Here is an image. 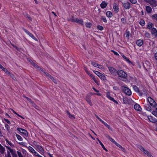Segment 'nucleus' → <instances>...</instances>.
I'll return each mask as SVG.
<instances>
[{
    "instance_id": "nucleus-1",
    "label": "nucleus",
    "mask_w": 157,
    "mask_h": 157,
    "mask_svg": "<svg viewBox=\"0 0 157 157\" xmlns=\"http://www.w3.org/2000/svg\"><path fill=\"white\" fill-rule=\"evenodd\" d=\"M117 75L121 78H126L127 76L126 72L122 70H119L117 72Z\"/></svg>"
},
{
    "instance_id": "nucleus-2",
    "label": "nucleus",
    "mask_w": 157,
    "mask_h": 157,
    "mask_svg": "<svg viewBox=\"0 0 157 157\" xmlns=\"http://www.w3.org/2000/svg\"><path fill=\"white\" fill-rule=\"evenodd\" d=\"M138 148L141 151H143L144 153L146 155H147L148 157H153L151 155V153L147 150H146L141 145H138L137 146Z\"/></svg>"
},
{
    "instance_id": "nucleus-3",
    "label": "nucleus",
    "mask_w": 157,
    "mask_h": 157,
    "mask_svg": "<svg viewBox=\"0 0 157 157\" xmlns=\"http://www.w3.org/2000/svg\"><path fill=\"white\" fill-rule=\"evenodd\" d=\"M146 3L150 5L152 7H156L157 6V2L155 0H144Z\"/></svg>"
},
{
    "instance_id": "nucleus-4",
    "label": "nucleus",
    "mask_w": 157,
    "mask_h": 157,
    "mask_svg": "<svg viewBox=\"0 0 157 157\" xmlns=\"http://www.w3.org/2000/svg\"><path fill=\"white\" fill-rule=\"evenodd\" d=\"M106 97L109 100L113 101L117 104H118L117 101L115 100L113 97L111 96V91H107L106 94Z\"/></svg>"
},
{
    "instance_id": "nucleus-5",
    "label": "nucleus",
    "mask_w": 157,
    "mask_h": 157,
    "mask_svg": "<svg viewBox=\"0 0 157 157\" xmlns=\"http://www.w3.org/2000/svg\"><path fill=\"white\" fill-rule=\"evenodd\" d=\"M147 101L150 105L153 107H155L157 104L155 101L151 97H148L147 98Z\"/></svg>"
},
{
    "instance_id": "nucleus-6",
    "label": "nucleus",
    "mask_w": 157,
    "mask_h": 157,
    "mask_svg": "<svg viewBox=\"0 0 157 157\" xmlns=\"http://www.w3.org/2000/svg\"><path fill=\"white\" fill-rule=\"evenodd\" d=\"M17 129L20 132L23 134L25 136H28V133L26 130L20 128H17Z\"/></svg>"
},
{
    "instance_id": "nucleus-7",
    "label": "nucleus",
    "mask_w": 157,
    "mask_h": 157,
    "mask_svg": "<svg viewBox=\"0 0 157 157\" xmlns=\"http://www.w3.org/2000/svg\"><path fill=\"white\" fill-rule=\"evenodd\" d=\"M124 93L127 95L130 96L132 94V92L130 90L126 87H124L123 89Z\"/></svg>"
},
{
    "instance_id": "nucleus-8",
    "label": "nucleus",
    "mask_w": 157,
    "mask_h": 157,
    "mask_svg": "<svg viewBox=\"0 0 157 157\" xmlns=\"http://www.w3.org/2000/svg\"><path fill=\"white\" fill-rule=\"evenodd\" d=\"M22 29L24 30V31L28 35H29L30 37L33 38V39L34 40H35L37 41V39L31 33H30L28 30L25 29L24 28H22Z\"/></svg>"
},
{
    "instance_id": "nucleus-9",
    "label": "nucleus",
    "mask_w": 157,
    "mask_h": 157,
    "mask_svg": "<svg viewBox=\"0 0 157 157\" xmlns=\"http://www.w3.org/2000/svg\"><path fill=\"white\" fill-rule=\"evenodd\" d=\"M6 147L10 150V151H7V153L6 154H5V157H11L10 152L12 153L14 151L11 149L9 147L6 146Z\"/></svg>"
},
{
    "instance_id": "nucleus-10",
    "label": "nucleus",
    "mask_w": 157,
    "mask_h": 157,
    "mask_svg": "<svg viewBox=\"0 0 157 157\" xmlns=\"http://www.w3.org/2000/svg\"><path fill=\"white\" fill-rule=\"evenodd\" d=\"M85 71L86 72V73L92 78L95 82L97 83V81L96 80V78L94 77V76L91 73H90L86 69H85Z\"/></svg>"
},
{
    "instance_id": "nucleus-11",
    "label": "nucleus",
    "mask_w": 157,
    "mask_h": 157,
    "mask_svg": "<svg viewBox=\"0 0 157 157\" xmlns=\"http://www.w3.org/2000/svg\"><path fill=\"white\" fill-rule=\"evenodd\" d=\"M109 70L110 72L113 75H115L117 73L116 70L112 67H108Z\"/></svg>"
},
{
    "instance_id": "nucleus-12",
    "label": "nucleus",
    "mask_w": 157,
    "mask_h": 157,
    "mask_svg": "<svg viewBox=\"0 0 157 157\" xmlns=\"http://www.w3.org/2000/svg\"><path fill=\"white\" fill-rule=\"evenodd\" d=\"M123 6L126 9H128L130 7V4L128 2H124L123 3Z\"/></svg>"
},
{
    "instance_id": "nucleus-13",
    "label": "nucleus",
    "mask_w": 157,
    "mask_h": 157,
    "mask_svg": "<svg viewBox=\"0 0 157 157\" xmlns=\"http://www.w3.org/2000/svg\"><path fill=\"white\" fill-rule=\"evenodd\" d=\"M86 100L88 104L90 106L92 105V103L91 100V96L89 95H87L86 98Z\"/></svg>"
},
{
    "instance_id": "nucleus-14",
    "label": "nucleus",
    "mask_w": 157,
    "mask_h": 157,
    "mask_svg": "<svg viewBox=\"0 0 157 157\" xmlns=\"http://www.w3.org/2000/svg\"><path fill=\"white\" fill-rule=\"evenodd\" d=\"M147 118L149 121L151 122L155 123L157 122V120L151 116H148Z\"/></svg>"
},
{
    "instance_id": "nucleus-15",
    "label": "nucleus",
    "mask_w": 157,
    "mask_h": 157,
    "mask_svg": "<svg viewBox=\"0 0 157 157\" xmlns=\"http://www.w3.org/2000/svg\"><path fill=\"white\" fill-rule=\"evenodd\" d=\"M134 108L136 110L139 111H141L142 109L140 105L137 103L135 104Z\"/></svg>"
},
{
    "instance_id": "nucleus-16",
    "label": "nucleus",
    "mask_w": 157,
    "mask_h": 157,
    "mask_svg": "<svg viewBox=\"0 0 157 157\" xmlns=\"http://www.w3.org/2000/svg\"><path fill=\"white\" fill-rule=\"evenodd\" d=\"M113 7L115 12L117 13L119 11V6L116 3H114L113 5Z\"/></svg>"
},
{
    "instance_id": "nucleus-17",
    "label": "nucleus",
    "mask_w": 157,
    "mask_h": 157,
    "mask_svg": "<svg viewBox=\"0 0 157 157\" xmlns=\"http://www.w3.org/2000/svg\"><path fill=\"white\" fill-rule=\"evenodd\" d=\"M36 150L39 151L40 153L42 154L44 152V150L40 146H38V147L36 148Z\"/></svg>"
},
{
    "instance_id": "nucleus-18",
    "label": "nucleus",
    "mask_w": 157,
    "mask_h": 157,
    "mask_svg": "<svg viewBox=\"0 0 157 157\" xmlns=\"http://www.w3.org/2000/svg\"><path fill=\"white\" fill-rule=\"evenodd\" d=\"M91 63L92 65L95 67H97L99 68H103L102 66L100 64H98L95 62H92Z\"/></svg>"
},
{
    "instance_id": "nucleus-19",
    "label": "nucleus",
    "mask_w": 157,
    "mask_h": 157,
    "mask_svg": "<svg viewBox=\"0 0 157 157\" xmlns=\"http://www.w3.org/2000/svg\"><path fill=\"white\" fill-rule=\"evenodd\" d=\"M136 43L138 46H141L143 45V40L141 39H139L137 40L136 41Z\"/></svg>"
},
{
    "instance_id": "nucleus-20",
    "label": "nucleus",
    "mask_w": 157,
    "mask_h": 157,
    "mask_svg": "<svg viewBox=\"0 0 157 157\" xmlns=\"http://www.w3.org/2000/svg\"><path fill=\"white\" fill-rule=\"evenodd\" d=\"M151 33L152 35L155 36V37L157 36V30L156 29L153 28L151 29Z\"/></svg>"
},
{
    "instance_id": "nucleus-21",
    "label": "nucleus",
    "mask_w": 157,
    "mask_h": 157,
    "mask_svg": "<svg viewBox=\"0 0 157 157\" xmlns=\"http://www.w3.org/2000/svg\"><path fill=\"white\" fill-rule=\"evenodd\" d=\"M107 4L104 1H103L100 4V6L102 9H104L107 6Z\"/></svg>"
},
{
    "instance_id": "nucleus-22",
    "label": "nucleus",
    "mask_w": 157,
    "mask_h": 157,
    "mask_svg": "<svg viewBox=\"0 0 157 157\" xmlns=\"http://www.w3.org/2000/svg\"><path fill=\"white\" fill-rule=\"evenodd\" d=\"M68 21L73 22H76L77 23L78 22V18L74 17H72L71 18L69 19Z\"/></svg>"
},
{
    "instance_id": "nucleus-23",
    "label": "nucleus",
    "mask_w": 157,
    "mask_h": 157,
    "mask_svg": "<svg viewBox=\"0 0 157 157\" xmlns=\"http://www.w3.org/2000/svg\"><path fill=\"white\" fill-rule=\"evenodd\" d=\"M144 108L147 111H151V107L148 104L144 105Z\"/></svg>"
},
{
    "instance_id": "nucleus-24",
    "label": "nucleus",
    "mask_w": 157,
    "mask_h": 157,
    "mask_svg": "<svg viewBox=\"0 0 157 157\" xmlns=\"http://www.w3.org/2000/svg\"><path fill=\"white\" fill-rule=\"evenodd\" d=\"M146 10L148 13H150L152 11V9L151 7L149 6H147L146 7Z\"/></svg>"
},
{
    "instance_id": "nucleus-25",
    "label": "nucleus",
    "mask_w": 157,
    "mask_h": 157,
    "mask_svg": "<svg viewBox=\"0 0 157 157\" xmlns=\"http://www.w3.org/2000/svg\"><path fill=\"white\" fill-rule=\"evenodd\" d=\"M121 56L123 57L124 60L126 61L127 63H131V61L129 59L127 58L123 54L121 55Z\"/></svg>"
},
{
    "instance_id": "nucleus-26",
    "label": "nucleus",
    "mask_w": 157,
    "mask_h": 157,
    "mask_svg": "<svg viewBox=\"0 0 157 157\" xmlns=\"http://www.w3.org/2000/svg\"><path fill=\"white\" fill-rule=\"evenodd\" d=\"M153 24L151 22H149L147 25V28L149 29H152Z\"/></svg>"
},
{
    "instance_id": "nucleus-27",
    "label": "nucleus",
    "mask_w": 157,
    "mask_h": 157,
    "mask_svg": "<svg viewBox=\"0 0 157 157\" xmlns=\"http://www.w3.org/2000/svg\"><path fill=\"white\" fill-rule=\"evenodd\" d=\"M66 113L68 115V117L71 119H73L75 118V117L73 115L71 114L70 112L67 110H66Z\"/></svg>"
},
{
    "instance_id": "nucleus-28",
    "label": "nucleus",
    "mask_w": 157,
    "mask_h": 157,
    "mask_svg": "<svg viewBox=\"0 0 157 157\" xmlns=\"http://www.w3.org/2000/svg\"><path fill=\"white\" fill-rule=\"evenodd\" d=\"M106 15L109 18H110L113 16L112 13L109 11H108L106 13Z\"/></svg>"
},
{
    "instance_id": "nucleus-29",
    "label": "nucleus",
    "mask_w": 157,
    "mask_h": 157,
    "mask_svg": "<svg viewBox=\"0 0 157 157\" xmlns=\"http://www.w3.org/2000/svg\"><path fill=\"white\" fill-rule=\"evenodd\" d=\"M101 123H102L105 126L108 128L109 129L111 130L112 129V128L110 126V125H108L107 123H106L103 121H102Z\"/></svg>"
},
{
    "instance_id": "nucleus-30",
    "label": "nucleus",
    "mask_w": 157,
    "mask_h": 157,
    "mask_svg": "<svg viewBox=\"0 0 157 157\" xmlns=\"http://www.w3.org/2000/svg\"><path fill=\"white\" fill-rule=\"evenodd\" d=\"M5 150V149L2 146H0V152L2 154H3Z\"/></svg>"
},
{
    "instance_id": "nucleus-31",
    "label": "nucleus",
    "mask_w": 157,
    "mask_h": 157,
    "mask_svg": "<svg viewBox=\"0 0 157 157\" xmlns=\"http://www.w3.org/2000/svg\"><path fill=\"white\" fill-rule=\"evenodd\" d=\"M49 78H50L51 79H52L53 81L54 82V83H55V84H56L57 83V82L56 80L55 79L53 78V77L51 75L49 76Z\"/></svg>"
},
{
    "instance_id": "nucleus-32",
    "label": "nucleus",
    "mask_w": 157,
    "mask_h": 157,
    "mask_svg": "<svg viewBox=\"0 0 157 157\" xmlns=\"http://www.w3.org/2000/svg\"><path fill=\"white\" fill-rule=\"evenodd\" d=\"M31 63V64L33 66L35 67H37L38 68H40V67L38 66L36 63H35L33 62L32 61H29Z\"/></svg>"
},
{
    "instance_id": "nucleus-33",
    "label": "nucleus",
    "mask_w": 157,
    "mask_h": 157,
    "mask_svg": "<svg viewBox=\"0 0 157 157\" xmlns=\"http://www.w3.org/2000/svg\"><path fill=\"white\" fill-rule=\"evenodd\" d=\"M28 149L29 151L32 153H34V152L35 151V150L31 146H29L28 147Z\"/></svg>"
},
{
    "instance_id": "nucleus-34",
    "label": "nucleus",
    "mask_w": 157,
    "mask_h": 157,
    "mask_svg": "<svg viewBox=\"0 0 157 157\" xmlns=\"http://www.w3.org/2000/svg\"><path fill=\"white\" fill-rule=\"evenodd\" d=\"M98 140L99 144H100L102 146L103 149L104 150H105V151H107V149L105 148V147L104 145L98 139Z\"/></svg>"
},
{
    "instance_id": "nucleus-35",
    "label": "nucleus",
    "mask_w": 157,
    "mask_h": 157,
    "mask_svg": "<svg viewBox=\"0 0 157 157\" xmlns=\"http://www.w3.org/2000/svg\"><path fill=\"white\" fill-rule=\"evenodd\" d=\"M92 25V24L90 22H87L86 24V27L90 28Z\"/></svg>"
},
{
    "instance_id": "nucleus-36",
    "label": "nucleus",
    "mask_w": 157,
    "mask_h": 157,
    "mask_svg": "<svg viewBox=\"0 0 157 157\" xmlns=\"http://www.w3.org/2000/svg\"><path fill=\"white\" fill-rule=\"evenodd\" d=\"M101 79H103L104 80H105L106 79V77L104 75L101 74L99 77Z\"/></svg>"
},
{
    "instance_id": "nucleus-37",
    "label": "nucleus",
    "mask_w": 157,
    "mask_h": 157,
    "mask_svg": "<svg viewBox=\"0 0 157 157\" xmlns=\"http://www.w3.org/2000/svg\"><path fill=\"white\" fill-rule=\"evenodd\" d=\"M128 99L126 98H123V101L124 104H127L128 103Z\"/></svg>"
},
{
    "instance_id": "nucleus-38",
    "label": "nucleus",
    "mask_w": 157,
    "mask_h": 157,
    "mask_svg": "<svg viewBox=\"0 0 157 157\" xmlns=\"http://www.w3.org/2000/svg\"><path fill=\"white\" fill-rule=\"evenodd\" d=\"M5 140L6 142H7L11 147H14V145L12 143L10 142L7 139H5Z\"/></svg>"
},
{
    "instance_id": "nucleus-39",
    "label": "nucleus",
    "mask_w": 157,
    "mask_h": 157,
    "mask_svg": "<svg viewBox=\"0 0 157 157\" xmlns=\"http://www.w3.org/2000/svg\"><path fill=\"white\" fill-rule=\"evenodd\" d=\"M133 89L135 92L138 93L139 92V89L137 86H133Z\"/></svg>"
},
{
    "instance_id": "nucleus-40",
    "label": "nucleus",
    "mask_w": 157,
    "mask_h": 157,
    "mask_svg": "<svg viewBox=\"0 0 157 157\" xmlns=\"http://www.w3.org/2000/svg\"><path fill=\"white\" fill-rule=\"evenodd\" d=\"M97 29L99 30L102 31L104 28L102 26L100 25H98L97 26Z\"/></svg>"
},
{
    "instance_id": "nucleus-41",
    "label": "nucleus",
    "mask_w": 157,
    "mask_h": 157,
    "mask_svg": "<svg viewBox=\"0 0 157 157\" xmlns=\"http://www.w3.org/2000/svg\"><path fill=\"white\" fill-rule=\"evenodd\" d=\"M25 17L28 18L29 21H32V18L28 14H27L25 15Z\"/></svg>"
},
{
    "instance_id": "nucleus-42",
    "label": "nucleus",
    "mask_w": 157,
    "mask_h": 157,
    "mask_svg": "<svg viewBox=\"0 0 157 157\" xmlns=\"http://www.w3.org/2000/svg\"><path fill=\"white\" fill-rule=\"evenodd\" d=\"M108 138L110 141H111L114 144H115V143L117 142L116 141H115V140L111 138L110 136H108Z\"/></svg>"
},
{
    "instance_id": "nucleus-43",
    "label": "nucleus",
    "mask_w": 157,
    "mask_h": 157,
    "mask_svg": "<svg viewBox=\"0 0 157 157\" xmlns=\"http://www.w3.org/2000/svg\"><path fill=\"white\" fill-rule=\"evenodd\" d=\"M140 25L142 26H144L145 25V21L143 20H141L139 23Z\"/></svg>"
},
{
    "instance_id": "nucleus-44",
    "label": "nucleus",
    "mask_w": 157,
    "mask_h": 157,
    "mask_svg": "<svg viewBox=\"0 0 157 157\" xmlns=\"http://www.w3.org/2000/svg\"><path fill=\"white\" fill-rule=\"evenodd\" d=\"M16 136L17 138L19 140H20L21 141H22L23 139L21 136H20L19 135H18V134H16Z\"/></svg>"
},
{
    "instance_id": "nucleus-45",
    "label": "nucleus",
    "mask_w": 157,
    "mask_h": 157,
    "mask_svg": "<svg viewBox=\"0 0 157 157\" xmlns=\"http://www.w3.org/2000/svg\"><path fill=\"white\" fill-rule=\"evenodd\" d=\"M11 153L13 157H17V155L15 151H13V152H12V153Z\"/></svg>"
},
{
    "instance_id": "nucleus-46",
    "label": "nucleus",
    "mask_w": 157,
    "mask_h": 157,
    "mask_svg": "<svg viewBox=\"0 0 157 157\" xmlns=\"http://www.w3.org/2000/svg\"><path fill=\"white\" fill-rule=\"evenodd\" d=\"M94 73L96 74L97 76H98V77L101 74L98 71H94Z\"/></svg>"
},
{
    "instance_id": "nucleus-47",
    "label": "nucleus",
    "mask_w": 157,
    "mask_h": 157,
    "mask_svg": "<svg viewBox=\"0 0 157 157\" xmlns=\"http://www.w3.org/2000/svg\"><path fill=\"white\" fill-rule=\"evenodd\" d=\"M125 35L126 37L127 38H128L130 36L131 34L129 31H128L126 32Z\"/></svg>"
},
{
    "instance_id": "nucleus-48",
    "label": "nucleus",
    "mask_w": 157,
    "mask_h": 157,
    "mask_svg": "<svg viewBox=\"0 0 157 157\" xmlns=\"http://www.w3.org/2000/svg\"><path fill=\"white\" fill-rule=\"evenodd\" d=\"M101 19L105 23L107 22V20L105 17L103 16L101 17Z\"/></svg>"
},
{
    "instance_id": "nucleus-49",
    "label": "nucleus",
    "mask_w": 157,
    "mask_h": 157,
    "mask_svg": "<svg viewBox=\"0 0 157 157\" xmlns=\"http://www.w3.org/2000/svg\"><path fill=\"white\" fill-rule=\"evenodd\" d=\"M144 35L147 38H149L150 37L149 33L146 31H145Z\"/></svg>"
},
{
    "instance_id": "nucleus-50",
    "label": "nucleus",
    "mask_w": 157,
    "mask_h": 157,
    "mask_svg": "<svg viewBox=\"0 0 157 157\" xmlns=\"http://www.w3.org/2000/svg\"><path fill=\"white\" fill-rule=\"evenodd\" d=\"M12 110L13 111V112L15 114L17 115V116H18L21 117V118H23V119H24V118L22 116L18 114H17L15 111L13 109H12Z\"/></svg>"
},
{
    "instance_id": "nucleus-51",
    "label": "nucleus",
    "mask_w": 157,
    "mask_h": 157,
    "mask_svg": "<svg viewBox=\"0 0 157 157\" xmlns=\"http://www.w3.org/2000/svg\"><path fill=\"white\" fill-rule=\"evenodd\" d=\"M152 18L153 19L157 20V14H155L152 16Z\"/></svg>"
},
{
    "instance_id": "nucleus-52",
    "label": "nucleus",
    "mask_w": 157,
    "mask_h": 157,
    "mask_svg": "<svg viewBox=\"0 0 157 157\" xmlns=\"http://www.w3.org/2000/svg\"><path fill=\"white\" fill-rule=\"evenodd\" d=\"M34 145L35 146V148L36 149V148H37L38 146H39L40 145H39L38 143H37V142H34L33 143Z\"/></svg>"
},
{
    "instance_id": "nucleus-53",
    "label": "nucleus",
    "mask_w": 157,
    "mask_h": 157,
    "mask_svg": "<svg viewBox=\"0 0 157 157\" xmlns=\"http://www.w3.org/2000/svg\"><path fill=\"white\" fill-rule=\"evenodd\" d=\"M111 52H113L114 54L116 56H119V55L117 52H115L113 50H111Z\"/></svg>"
},
{
    "instance_id": "nucleus-54",
    "label": "nucleus",
    "mask_w": 157,
    "mask_h": 157,
    "mask_svg": "<svg viewBox=\"0 0 157 157\" xmlns=\"http://www.w3.org/2000/svg\"><path fill=\"white\" fill-rule=\"evenodd\" d=\"M152 114L155 117H157V111L156 110L153 111L152 112Z\"/></svg>"
},
{
    "instance_id": "nucleus-55",
    "label": "nucleus",
    "mask_w": 157,
    "mask_h": 157,
    "mask_svg": "<svg viewBox=\"0 0 157 157\" xmlns=\"http://www.w3.org/2000/svg\"><path fill=\"white\" fill-rule=\"evenodd\" d=\"M10 77L12 78V79L14 80H15L16 79V78L12 74H11L10 73V74H9Z\"/></svg>"
},
{
    "instance_id": "nucleus-56",
    "label": "nucleus",
    "mask_w": 157,
    "mask_h": 157,
    "mask_svg": "<svg viewBox=\"0 0 157 157\" xmlns=\"http://www.w3.org/2000/svg\"><path fill=\"white\" fill-rule=\"evenodd\" d=\"M17 153L19 157H23V155L21 152L17 151Z\"/></svg>"
},
{
    "instance_id": "nucleus-57",
    "label": "nucleus",
    "mask_w": 157,
    "mask_h": 157,
    "mask_svg": "<svg viewBox=\"0 0 157 157\" xmlns=\"http://www.w3.org/2000/svg\"><path fill=\"white\" fill-rule=\"evenodd\" d=\"M132 4H135L137 2L136 0H129Z\"/></svg>"
},
{
    "instance_id": "nucleus-58",
    "label": "nucleus",
    "mask_w": 157,
    "mask_h": 157,
    "mask_svg": "<svg viewBox=\"0 0 157 157\" xmlns=\"http://www.w3.org/2000/svg\"><path fill=\"white\" fill-rule=\"evenodd\" d=\"M2 70L8 74H10V72L8 70L5 68H4Z\"/></svg>"
},
{
    "instance_id": "nucleus-59",
    "label": "nucleus",
    "mask_w": 157,
    "mask_h": 157,
    "mask_svg": "<svg viewBox=\"0 0 157 157\" xmlns=\"http://www.w3.org/2000/svg\"><path fill=\"white\" fill-rule=\"evenodd\" d=\"M44 73L45 74V75L47 77L49 78V76L51 75L49 74L47 72H46L44 71Z\"/></svg>"
},
{
    "instance_id": "nucleus-60",
    "label": "nucleus",
    "mask_w": 157,
    "mask_h": 157,
    "mask_svg": "<svg viewBox=\"0 0 157 157\" xmlns=\"http://www.w3.org/2000/svg\"><path fill=\"white\" fill-rule=\"evenodd\" d=\"M5 126L7 130H9V128H10V127H9V125L8 124H5Z\"/></svg>"
},
{
    "instance_id": "nucleus-61",
    "label": "nucleus",
    "mask_w": 157,
    "mask_h": 157,
    "mask_svg": "<svg viewBox=\"0 0 157 157\" xmlns=\"http://www.w3.org/2000/svg\"><path fill=\"white\" fill-rule=\"evenodd\" d=\"M115 144L118 147L120 148H121L122 147V146L121 145L119 144L117 142L115 143Z\"/></svg>"
},
{
    "instance_id": "nucleus-62",
    "label": "nucleus",
    "mask_w": 157,
    "mask_h": 157,
    "mask_svg": "<svg viewBox=\"0 0 157 157\" xmlns=\"http://www.w3.org/2000/svg\"><path fill=\"white\" fill-rule=\"evenodd\" d=\"M31 103L34 107L36 109L37 108L36 107L37 106V105H36L35 103H34L33 101H32V102Z\"/></svg>"
},
{
    "instance_id": "nucleus-63",
    "label": "nucleus",
    "mask_w": 157,
    "mask_h": 157,
    "mask_svg": "<svg viewBox=\"0 0 157 157\" xmlns=\"http://www.w3.org/2000/svg\"><path fill=\"white\" fill-rule=\"evenodd\" d=\"M121 21L124 23H125L126 21V19L124 18H122L121 19Z\"/></svg>"
},
{
    "instance_id": "nucleus-64",
    "label": "nucleus",
    "mask_w": 157,
    "mask_h": 157,
    "mask_svg": "<svg viewBox=\"0 0 157 157\" xmlns=\"http://www.w3.org/2000/svg\"><path fill=\"white\" fill-rule=\"evenodd\" d=\"M4 119L5 121L7 122L8 124H11L10 122L8 119H6V118H4Z\"/></svg>"
}]
</instances>
